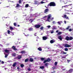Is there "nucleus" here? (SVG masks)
Listing matches in <instances>:
<instances>
[{
    "label": "nucleus",
    "mask_w": 73,
    "mask_h": 73,
    "mask_svg": "<svg viewBox=\"0 0 73 73\" xmlns=\"http://www.w3.org/2000/svg\"><path fill=\"white\" fill-rule=\"evenodd\" d=\"M47 17H48L47 18V20H46V21H48L49 22H50V21H49V19H50V17H51V15L50 14L47 16H46L45 17H43V19H44L45 20V19H46L47 18Z\"/></svg>",
    "instance_id": "obj_1"
},
{
    "label": "nucleus",
    "mask_w": 73,
    "mask_h": 73,
    "mask_svg": "<svg viewBox=\"0 0 73 73\" xmlns=\"http://www.w3.org/2000/svg\"><path fill=\"white\" fill-rule=\"evenodd\" d=\"M48 6H50V7H54V6H56V4L54 3L51 2L49 4H48Z\"/></svg>",
    "instance_id": "obj_2"
},
{
    "label": "nucleus",
    "mask_w": 73,
    "mask_h": 73,
    "mask_svg": "<svg viewBox=\"0 0 73 73\" xmlns=\"http://www.w3.org/2000/svg\"><path fill=\"white\" fill-rule=\"evenodd\" d=\"M64 47H66V48H67L68 47H70L71 46L68 45V44H65L64 45Z\"/></svg>",
    "instance_id": "obj_3"
},
{
    "label": "nucleus",
    "mask_w": 73,
    "mask_h": 73,
    "mask_svg": "<svg viewBox=\"0 0 73 73\" xmlns=\"http://www.w3.org/2000/svg\"><path fill=\"white\" fill-rule=\"evenodd\" d=\"M39 15V14H38V13H36L35 14H34V17H37V16H38V15Z\"/></svg>",
    "instance_id": "obj_4"
},
{
    "label": "nucleus",
    "mask_w": 73,
    "mask_h": 73,
    "mask_svg": "<svg viewBox=\"0 0 73 73\" xmlns=\"http://www.w3.org/2000/svg\"><path fill=\"white\" fill-rule=\"evenodd\" d=\"M40 27H41V26L40 25H35V27H36V28H39Z\"/></svg>",
    "instance_id": "obj_5"
},
{
    "label": "nucleus",
    "mask_w": 73,
    "mask_h": 73,
    "mask_svg": "<svg viewBox=\"0 0 73 73\" xmlns=\"http://www.w3.org/2000/svg\"><path fill=\"white\" fill-rule=\"evenodd\" d=\"M52 29H57L56 26H52Z\"/></svg>",
    "instance_id": "obj_6"
},
{
    "label": "nucleus",
    "mask_w": 73,
    "mask_h": 73,
    "mask_svg": "<svg viewBox=\"0 0 73 73\" xmlns=\"http://www.w3.org/2000/svg\"><path fill=\"white\" fill-rule=\"evenodd\" d=\"M5 52L6 53H8L9 54V52L10 50H9L7 49L5 50Z\"/></svg>",
    "instance_id": "obj_7"
},
{
    "label": "nucleus",
    "mask_w": 73,
    "mask_h": 73,
    "mask_svg": "<svg viewBox=\"0 0 73 73\" xmlns=\"http://www.w3.org/2000/svg\"><path fill=\"white\" fill-rule=\"evenodd\" d=\"M73 72V69H70L68 72V73H71Z\"/></svg>",
    "instance_id": "obj_8"
},
{
    "label": "nucleus",
    "mask_w": 73,
    "mask_h": 73,
    "mask_svg": "<svg viewBox=\"0 0 73 73\" xmlns=\"http://www.w3.org/2000/svg\"><path fill=\"white\" fill-rule=\"evenodd\" d=\"M42 39L44 40H46L47 39V37L45 36H43L42 37Z\"/></svg>",
    "instance_id": "obj_9"
},
{
    "label": "nucleus",
    "mask_w": 73,
    "mask_h": 73,
    "mask_svg": "<svg viewBox=\"0 0 73 73\" xmlns=\"http://www.w3.org/2000/svg\"><path fill=\"white\" fill-rule=\"evenodd\" d=\"M12 48L13 49H14V50H17V49L16 48V47H15L14 46H13Z\"/></svg>",
    "instance_id": "obj_10"
},
{
    "label": "nucleus",
    "mask_w": 73,
    "mask_h": 73,
    "mask_svg": "<svg viewBox=\"0 0 73 73\" xmlns=\"http://www.w3.org/2000/svg\"><path fill=\"white\" fill-rule=\"evenodd\" d=\"M61 30H62V31H65V29H64V28H62V27H60L59 28Z\"/></svg>",
    "instance_id": "obj_11"
},
{
    "label": "nucleus",
    "mask_w": 73,
    "mask_h": 73,
    "mask_svg": "<svg viewBox=\"0 0 73 73\" xmlns=\"http://www.w3.org/2000/svg\"><path fill=\"white\" fill-rule=\"evenodd\" d=\"M58 39H60V40L62 41V38H61V36H59L58 37Z\"/></svg>",
    "instance_id": "obj_12"
},
{
    "label": "nucleus",
    "mask_w": 73,
    "mask_h": 73,
    "mask_svg": "<svg viewBox=\"0 0 73 73\" xmlns=\"http://www.w3.org/2000/svg\"><path fill=\"white\" fill-rule=\"evenodd\" d=\"M72 5V4H71L68 5H66L64 6V7H65V8H68V6H69V5L71 6Z\"/></svg>",
    "instance_id": "obj_13"
},
{
    "label": "nucleus",
    "mask_w": 73,
    "mask_h": 73,
    "mask_svg": "<svg viewBox=\"0 0 73 73\" xmlns=\"http://www.w3.org/2000/svg\"><path fill=\"white\" fill-rule=\"evenodd\" d=\"M62 23V21H58L57 22V23H58L59 25H60V24H61V23Z\"/></svg>",
    "instance_id": "obj_14"
},
{
    "label": "nucleus",
    "mask_w": 73,
    "mask_h": 73,
    "mask_svg": "<svg viewBox=\"0 0 73 73\" xmlns=\"http://www.w3.org/2000/svg\"><path fill=\"white\" fill-rule=\"evenodd\" d=\"M55 42V41L53 40H52L50 41V43H51V44H52L53 43V42Z\"/></svg>",
    "instance_id": "obj_15"
},
{
    "label": "nucleus",
    "mask_w": 73,
    "mask_h": 73,
    "mask_svg": "<svg viewBox=\"0 0 73 73\" xmlns=\"http://www.w3.org/2000/svg\"><path fill=\"white\" fill-rule=\"evenodd\" d=\"M48 11H49L48 9H46L44 11V13H46V12H48Z\"/></svg>",
    "instance_id": "obj_16"
},
{
    "label": "nucleus",
    "mask_w": 73,
    "mask_h": 73,
    "mask_svg": "<svg viewBox=\"0 0 73 73\" xmlns=\"http://www.w3.org/2000/svg\"><path fill=\"white\" fill-rule=\"evenodd\" d=\"M16 63L15 62L13 64V67H15V66H16Z\"/></svg>",
    "instance_id": "obj_17"
},
{
    "label": "nucleus",
    "mask_w": 73,
    "mask_h": 73,
    "mask_svg": "<svg viewBox=\"0 0 73 73\" xmlns=\"http://www.w3.org/2000/svg\"><path fill=\"white\" fill-rule=\"evenodd\" d=\"M66 40H69V37L68 36H67L66 38Z\"/></svg>",
    "instance_id": "obj_18"
},
{
    "label": "nucleus",
    "mask_w": 73,
    "mask_h": 73,
    "mask_svg": "<svg viewBox=\"0 0 73 73\" xmlns=\"http://www.w3.org/2000/svg\"><path fill=\"white\" fill-rule=\"evenodd\" d=\"M73 38L72 37H69V40H73Z\"/></svg>",
    "instance_id": "obj_19"
},
{
    "label": "nucleus",
    "mask_w": 73,
    "mask_h": 73,
    "mask_svg": "<svg viewBox=\"0 0 73 73\" xmlns=\"http://www.w3.org/2000/svg\"><path fill=\"white\" fill-rule=\"evenodd\" d=\"M30 60L31 62H33V59L32 58H30Z\"/></svg>",
    "instance_id": "obj_20"
},
{
    "label": "nucleus",
    "mask_w": 73,
    "mask_h": 73,
    "mask_svg": "<svg viewBox=\"0 0 73 73\" xmlns=\"http://www.w3.org/2000/svg\"><path fill=\"white\" fill-rule=\"evenodd\" d=\"M29 7V5L28 4H27L25 6V8H28Z\"/></svg>",
    "instance_id": "obj_21"
},
{
    "label": "nucleus",
    "mask_w": 73,
    "mask_h": 73,
    "mask_svg": "<svg viewBox=\"0 0 73 73\" xmlns=\"http://www.w3.org/2000/svg\"><path fill=\"white\" fill-rule=\"evenodd\" d=\"M28 60H29L28 58H27L25 60V62H27L28 61Z\"/></svg>",
    "instance_id": "obj_22"
},
{
    "label": "nucleus",
    "mask_w": 73,
    "mask_h": 73,
    "mask_svg": "<svg viewBox=\"0 0 73 73\" xmlns=\"http://www.w3.org/2000/svg\"><path fill=\"white\" fill-rule=\"evenodd\" d=\"M21 58V56L20 55L18 56V59H20Z\"/></svg>",
    "instance_id": "obj_23"
},
{
    "label": "nucleus",
    "mask_w": 73,
    "mask_h": 73,
    "mask_svg": "<svg viewBox=\"0 0 73 73\" xmlns=\"http://www.w3.org/2000/svg\"><path fill=\"white\" fill-rule=\"evenodd\" d=\"M20 7V5L19 4H18V3H17V4L16 7Z\"/></svg>",
    "instance_id": "obj_24"
},
{
    "label": "nucleus",
    "mask_w": 73,
    "mask_h": 73,
    "mask_svg": "<svg viewBox=\"0 0 73 73\" xmlns=\"http://www.w3.org/2000/svg\"><path fill=\"white\" fill-rule=\"evenodd\" d=\"M38 4V1H35V3H34V4Z\"/></svg>",
    "instance_id": "obj_25"
},
{
    "label": "nucleus",
    "mask_w": 73,
    "mask_h": 73,
    "mask_svg": "<svg viewBox=\"0 0 73 73\" xmlns=\"http://www.w3.org/2000/svg\"><path fill=\"white\" fill-rule=\"evenodd\" d=\"M38 49L40 51H42V49L40 48H38Z\"/></svg>",
    "instance_id": "obj_26"
},
{
    "label": "nucleus",
    "mask_w": 73,
    "mask_h": 73,
    "mask_svg": "<svg viewBox=\"0 0 73 73\" xmlns=\"http://www.w3.org/2000/svg\"><path fill=\"white\" fill-rule=\"evenodd\" d=\"M40 69H44V66H41L40 67Z\"/></svg>",
    "instance_id": "obj_27"
},
{
    "label": "nucleus",
    "mask_w": 73,
    "mask_h": 73,
    "mask_svg": "<svg viewBox=\"0 0 73 73\" xmlns=\"http://www.w3.org/2000/svg\"><path fill=\"white\" fill-rule=\"evenodd\" d=\"M23 1V0H20L19 1V4H20L21 3L22 1Z\"/></svg>",
    "instance_id": "obj_28"
},
{
    "label": "nucleus",
    "mask_w": 73,
    "mask_h": 73,
    "mask_svg": "<svg viewBox=\"0 0 73 73\" xmlns=\"http://www.w3.org/2000/svg\"><path fill=\"white\" fill-rule=\"evenodd\" d=\"M47 60V62H49V61H50V59L49 58H48L47 60Z\"/></svg>",
    "instance_id": "obj_29"
},
{
    "label": "nucleus",
    "mask_w": 73,
    "mask_h": 73,
    "mask_svg": "<svg viewBox=\"0 0 73 73\" xmlns=\"http://www.w3.org/2000/svg\"><path fill=\"white\" fill-rule=\"evenodd\" d=\"M25 51H24V50H23V51H22L21 52V53H25Z\"/></svg>",
    "instance_id": "obj_30"
},
{
    "label": "nucleus",
    "mask_w": 73,
    "mask_h": 73,
    "mask_svg": "<svg viewBox=\"0 0 73 73\" xmlns=\"http://www.w3.org/2000/svg\"><path fill=\"white\" fill-rule=\"evenodd\" d=\"M29 31H32L33 30V29L32 28H29Z\"/></svg>",
    "instance_id": "obj_31"
},
{
    "label": "nucleus",
    "mask_w": 73,
    "mask_h": 73,
    "mask_svg": "<svg viewBox=\"0 0 73 73\" xmlns=\"http://www.w3.org/2000/svg\"><path fill=\"white\" fill-rule=\"evenodd\" d=\"M44 59H45V58H40V60H42V61H44Z\"/></svg>",
    "instance_id": "obj_32"
},
{
    "label": "nucleus",
    "mask_w": 73,
    "mask_h": 73,
    "mask_svg": "<svg viewBox=\"0 0 73 73\" xmlns=\"http://www.w3.org/2000/svg\"><path fill=\"white\" fill-rule=\"evenodd\" d=\"M8 54H5V58H7V57H8Z\"/></svg>",
    "instance_id": "obj_33"
},
{
    "label": "nucleus",
    "mask_w": 73,
    "mask_h": 73,
    "mask_svg": "<svg viewBox=\"0 0 73 73\" xmlns=\"http://www.w3.org/2000/svg\"><path fill=\"white\" fill-rule=\"evenodd\" d=\"M62 33L61 32H59L58 33V35H61V33Z\"/></svg>",
    "instance_id": "obj_34"
},
{
    "label": "nucleus",
    "mask_w": 73,
    "mask_h": 73,
    "mask_svg": "<svg viewBox=\"0 0 73 73\" xmlns=\"http://www.w3.org/2000/svg\"><path fill=\"white\" fill-rule=\"evenodd\" d=\"M12 55L14 57H15V56H16V54H13Z\"/></svg>",
    "instance_id": "obj_35"
},
{
    "label": "nucleus",
    "mask_w": 73,
    "mask_h": 73,
    "mask_svg": "<svg viewBox=\"0 0 73 73\" xmlns=\"http://www.w3.org/2000/svg\"><path fill=\"white\" fill-rule=\"evenodd\" d=\"M50 32L51 33H54V31L53 30L51 31Z\"/></svg>",
    "instance_id": "obj_36"
},
{
    "label": "nucleus",
    "mask_w": 73,
    "mask_h": 73,
    "mask_svg": "<svg viewBox=\"0 0 73 73\" xmlns=\"http://www.w3.org/2000/svg\"><path fill=\"white\" fill-rule=\"evenodd\" d=\"M46 27L48 28H50V27H51V26L50 25L47 26H46Z\"/></svg>",
    "instance_id": "obj_37"
},
{
    "label": "nucleus",
    "mask_w": 73,
    "mask_h": 73,
    "mask_svg": "<svg viewBox=\"0 0 73 73\" xmlns=\"http://www.w3.org/2000/svg\"><path fill=\"white\" fill-rule=\"evenodd\" d=\"M73 30V29H70L69 30V32H71V31H72V30Z\"/></svg>",
    "instance_id": "obj_38"
},
{
    "label": "nucleus",
    "mask_w": 73,
    "mask_h": 73,
    "mask_svg": "<svg viewBox=\"0 0 73 73\" xmlns=\"http://www.w3.org/2000/svg\"><path fill=\"white\" fill-rule=\"evenodd\" d=\"M48 62L47 61V60H46L44 61L43 63H46V62Z\"/></svg>",
    "instance_id": "obj_39"
},
{
    "label": "nucleus",
    "mask_w": 73,
    "mask_h": 73,
    "mask_svg": "<svg viewBox=\"0 0 73 73\" xmlns=\"http://www.w3.org/2000/svg\"><path fill=\"white\" fill-rule=\"evenodd\" d=\"M10 28L11 30H13V28L12 27H10Z\"/></svg>",
    "instance_id": "obj_40"
},
{
    "label": "nucleus",
    "mask_w": 73,
    "mask_h": 73,
    "mask_svg": "<svg viewBox=\"0 0 73 73\" xmlns=\"http://www.w3.org/2000/svg\"><path fill=\"white\" fill-rule=\"evenodd\" d=\"M70 26H68V27H67L66 28V29H69V28H70Z\"/></svg>",
    "instance_id": "obj_41"
},
{
    "label": "nucleus",
    "mask_w": 73,
    "mask_h": 73,
    "mask_svg": "<svg viewBox=\"0 0 73 73\" xmlns=\"http://www.w3.org/2000/svg\"><path fill=\"white\" fill-rule=\"evenodd\" d=\"M24 64H21V67H24Z\"/></svg>",
    "instance_id": "obj_42"
},
{
    "label": "nucleus",
    "mask_w": 73,
    "mask_h": 73,
    "mask_svg": "<svg viewBox=\"0 0 73 73\" xmlns=\"http://www.w3.org/2000/svg\"><path fill=\"white\" fill-rule=\"evenodd\" d=\"M16 25H17L16 23H14V25L15 27L16 26Z\"/></svg>",
    "instance_id": "obj_43"
},
{
    "label": "nucleus",
    "mask_w": 73,
    "mask_h": 73,
    "mask_svg": "<svg viewBox=\"0 0 73 73\" xmlns=\"http://www.w3.org/2000/svg\"><path fill=\"white\" fill-rule=\"evenodd\" d=\"M65 51H68V49L67 48H66L65 49Z\"/></svg>",
    "instance_id": "obj_44"
},
{
    "label": "nucleus",
    "mask_w": 73,
    "mask_h": 73,
    "mask_svg": "<svg viewBox=\"0 0 73 73\" xmlns=\"http://www.w3.org/2000/svg\"><path fill=\"white\" fill-rule=\"evenodd\" d=\"M30 16L31 17H33V16L35 17V16H34V15H33V14H31Z\"/></svg>",
    "instance_id": "obj_45"
},
{
    "label": "nucleus",
    "mask_w": 73,
    "mask_h": 73,
    "mask_svg": "<svg viewBox=\"0 0 73 73\" xmlns=\"http://www.w3.org/2000/svg\"><path fill=\"white\" fill-rule=\"evenodd\" d=\"M44 29V27H41L40 28V29L41 30H42Z\"/></svg>",
    "instance_id": "obj_46"
},
{
    "label": "nucleus",
    "mask_w": 73,
    "mask_h": 73,
    "mask_svg": "<svg viewBox=\"0 0 73 73\" xmlns=\"http://www.w3.org/2000/svg\"><path fill=\"white\" fill-rule=\"evenodd\" d=\"M44 3H45V2H44L42 1L40 2V4H44Z\"/></svg>",
    "instance_id": "obj_47"
},
{
    "label": "nucleus",
    "mask_w": 73,
    "mask_h": 73,
    "mask_svg": "<svg viewBox=\"0 0 73 73\" xmlns=\"http://www.w3.org/2000/svg\"><path fill=\"white\" fill-rule=\"evenodd\" d=\"M7 32L8 34H10V31L9 30H8Z\"/></svg>",
    "instance_id": "obj_48"
},
{
    "label": "nucleus",
    "mask_w": 73,
    "mask_h": 73,
    "mask_svg": "<svg viewBox=\"0 0 73 73\" xmlns=\"http://www.w3.org/2000/svg\"><path fill=\"white\" fill-rule=\"evenodd\" d=\"M68 3V1H64V4H66V3Z\"/></svg>",
    "instance_id": "obj_49"
},
{
    "label": "nucleus",
    "mask_w": 73,
    "mask_h": 73,
    "mask_svg": "<svg viewBox=\"0 0 73 73\" xmlns=\"http://www.w3.org/2000/svg\"><path fill=\"white\" fill-rule=\"evenodd\" d=\"M64 54V51H61L60 53V54Z\"/></svg>",
    "instance_id": "obj_50"
},
{
    "label": "nucleus",
    "mask_w": 73,
    "mask_h": 73,
    "mask_svg": "<svg viewBox=\"0 0 73 73\" xmlns=\"http://www.w3.org/2000/svg\"><path fill=\"white\" fill-rule=\"evenodd\" d=\"M54 64L55 65H57V62H55Z\"/></svg>",
    "instance_id": "obj_51"
},
{
    "label": "nucleus",
    "mask_w": 73,
    "mask_h": 73,
    "mask_svg": "<svg viewBox=\"0 0 73 73\" xmlns=\"http://www.w3.org/2000/svg\"><path fill=\"white\" fill-rule=\"evenodd\" d=\"M31 68H29L28 69V70H29V71H31Z\"/></svg>",
    "instance_id": "obj_52"
},
{
    "label": "nucleus",
    "mask_w": 73,
    "mask_h": 73,
    "mask_svg": "<svg viewBox=\"0 0 73 73\" xmlns=\"http://www.w3.org/2000/svg\"><path fill=\"white\" fill-rule=\"evenodd\" d=\"M64 18H66V15H64Z\"/></svg>",
    "instance_id": "obj_53"
},
{
    "label": "nucleus",
    "mask_w": 73,
    "mask_h": 73,
    "mask_svg": "<svg viewBox=\"0 0 73 73\" xmlns=\"http://www.w3.org/2000/svg\"><path fill=\"white\" fill-rule=\"evenodd\" d=\"M62 58H66V57L65 56H64L62 57Z\"/></svg>",
    "instance_id": "obj_54"
},
{
    "label": "nucleus",
    "mask_w": 73,
    "mask_h": 73,
    "mask_svg": "<svg viewBox=\"0 0 73 73\" xmlns=\"http://www.w3.org/2000/svg\"><path fill=\"white\" fill-rule=\"evenodd\" d=\"M11 35L12 36H13V35H14V34L13 33H11Z\"/></svg>",
    "instance_id": "obj_55"
},
{
    "label": "nucleus",
    "mask_w": 73,
    "mask_h": 73,
    "mask_svg": "<svg viewBox=\"0 0 73 73\" xmlns=\"http://www.w3.org/2000/svg\"><path fill=\"white\" fill-rule=\"evenodd\" d=\"M66 19H68V20H69V17H66Z\"/></svg>",
    "instance_id": "obj_56"
},
{
    "label": "nucleus",
    "mask_w": 73,
    "mask_h": 73,
    "mask_svg": "<svg viewBox=\"0 0 73 73\" xmlns=\"http://www.w3.org/2000/svg\"><path fill=\"white\" fill-rule=\"evenodd\" d=\"M48 63H46L45 64V66H48Z\"/></svg>",
    "instance_id": "obj_57"
},
{
    "label": "nucleus",
    "mask_w": 73,
    "mask_h": 73,
    "mask_svg": "<svg viewBox=\"0 0 73 73\" xmlns=\"http://www.w3.org/2000/svg\"><path fill=\"white\" fill-rule=\"evenodd\" d=\"M25 36H29V35L28 34H27V35H25Z\"/></svg>",
    "instance_id": "obj_58"
},
{
    "label": "nucleus",
    "mask_w": 73,
    "mask_h": 73,
    "mask_svg": "<svg viewBox=\"0 0 73 73\" xmlns=\"http://www.w3.org/2000/svg\"><path fill=\"white\" fill-rule=\"evenodd\" d=\"M41 4V2H38V4H38V5H39V4Z\"/></svg>",
    "instance_id": "obj_59"
},
{
    "label": "nucleus",
    "mask_w": 73,
    "mask_h": 73,
    "mask_svg": "<svg viewBox=\"0 0 73 73\" xmlns=\"http://www.w3.org/2000/svg\"><path fill=\"white\" fill-rule=\"evenodd\" d=\"M70 60H67V62H68V63H69V62H70Z\"/></svg>",
    "instance_id": "obj_60"
},
{
    "label": "nucleus",
    "mask_w": 73,
    "mask_h": 73,
    "mask_svg": "<svg viewBox=\"0 0 73 73\" xmlns=\"http://www.w3.org/2000/svg\"><path fill=\"white\" fill-rule=\"evenodd\" d=\"M4 61H2L1 62V64H4Z\"/></svg>",
    "instance_id": "obj_61"
},
{
    "label": "nucleus",
    "mask_w": 73,
    "mask_h": 73,
    "mask_svg": "<svg viewBox=\"0 0 73 73\" xmlns=\"http://www.w3.org/2000/svg\"><path fill=\"white\" fill-rule=\"evenodd\" d=\"M55 21H53V22H52V23H53V24H55Z\"/></svg>",
    "instance_id": "obj_62"
},
{
    "label": "nucleus",
    "mask_w": 73,
    "mask_h": 73,
    "mask_svg": "<svg viewBox=\"0 0 73 73\" xmlns=\"http://www.w3.org/2000/svg\"><path fill=\"white\" fill-rule=\"evenodd\" d=\"M64 22L65 24H66V21H64Z\"/></svg>",
    "instance_id": "obj_63"
},
{
    "label": "nucleus",
    "mask_w": 73,
    "mask_h": 73,
    "mask_svg": "<svg viewBox=\"0 0 73 73\" xmlns=\"http://www.w3.org/2000/svg\"><path fill=\"white\" fill-rule=\"evenodd\" d=\"M34 35L35 36H37V35H36V33H35V34H34Z\"/></svg>",
    "instance_id": "obj_64"
}]
</instances>
